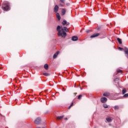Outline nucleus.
<instances>
[{
	"label": "nucleus",
	"instance_id": "nucleus-17",
	"mask_svg": "<svg viewBox=\"0 0 128 128\" xmlns=\"http://www.w3.org/2000/svg\"><path fill=\"white\" fill-rule=\"evenodd\" d=\"M122 92L123 94H124L126 92V88L123 89V90H122Z\"/></svg>",
	"mask_w": 128,
	"mask_h": 128
},
{
	"label": "nucleus",
	"instance_id": "nucleus-21",
	"mask_svg": "<svg viewBox=\"0 0 128 128\" xmlns=\"http://www.w3.org/2000/svg\"><path fill=\"white\" fill-rule=\"evenodd\" d=\"M117 72H122V70H120V69H118L117 70Z\"/></svg>",
	"mask_w": 128,
	"mask_h": 128
},
{
	"label": "nucleus",
	"instance_id": "nucleus-32",
	"mask_svg": "<svg viewBox=\"0 0 128 128\" xmlns=\"http://www.w3.org/2000/svg\"><path fill=\"white\" fill-rule=\"evenodd\" d=\"M118 84H119L118 82Z\"/></svg>",
	"mask_w": 128,
	"mask_h": 128
},
{
	"label": "nucleus",
	"instance_id": "nucleus-28",
	"mask_svg": "<svg viewBox=\"0 0 128 128\" xmlns=\"http://www.w3.org/2000/svg\"><path fill=\"white\" fill-rule=\"evenodd\" d=\"M86 32H90V30H87L86 31Z\"/></svg>",
	"mask_w": 128,
	"mask_h": 128
},
{
	"label": "nucleus",
	"instance_id": "nucleus-29",
	"mask_svg": "<svg viewBox=\"0 0 128 128\" xmlns=\"http://www.w3.org/2000/svg\"><path fill=\"white\" fill-rule=\"evenodd\" d=\"M60 6H62V5H61V4H60Z\"/></svg>",
	"mask_w": 128,
	"mask_h": 128
},
{
	"label": "nucleus",
	"instance_id": "nucleus-7",
	"mask_svg": "<svg viewBox=\"0 0 128 128\" xmlns=\"http://www.w3.org/2000/svg\"><path fill=\"white\" fill-rule=\"evenodd\" d=\"M106 120L108 122H112V118L110 117H107L106 118Z\"/></svg>",
	"mask_w": 128,
	"mask_h": 128
},
{
	"label": "nucleus",
	"instance_id": "nucleus-26",
	"mask_svg": "<svg viewBox=\"0 0 128 128\" xmlns=\"http://www.w3.org/2000/svg\"><path fill=\"white\" fill-rule=\"evenodd\" d=\"M62 2H64V0H60Z\"/></svg>",
	"mask_w": 128,
	"mask_h": 128
},
{
	"label": "nucleus",
	"instance_id": "nucleus-24",
	"mask_svg": "<svg viewBox=\"0 0 128 128\" xmlns=\"http://www.w3.org/2000/svg\"><path fill=\"white\" fill-rule=\"evenodd\" d=\"M72 106H74V103L72 102L71 104L70 105V106L68 107V108H72Z\"/></svg>",
	"mask_w": 128,
	"mask_h": 128
},
{
	"label": "nucleus",
	"instance_id": "nucleus-15",
	"mask_svg": "<svg viewBox=\"0 0 128 128\" xmlns=\"http://www.w3.org/2000/svg\"><path fill=\"white\" fill-rule=\"evenodd\" d=\"M44 68H45V70H48V64H45L44 65Z\"/></svg>",
	"mask_w": 128,
	"mask_h": 128
},
{
	"label": "nucleus",
	"instance_id": "nucleus-1",
	"mask_svg": "<svg viewBox=\"0 0 128 128\" xmlns=\"http://www.w3.org/2000/svg\"><path fill=\"white\" fill-rule=\"evenodd\" d=\"M57 32H58V36H64V38H66V33L68 32V28L66 27H64L62 28L60 26H57Z\"/></svg>",
	"mask_w": 128,
	"mask_h": 128
},
{
	"label": "nucleus",
	"instance_id": "nucleus-8",
	"mask_svg": "<svg viewBox=\"0 0 128 128\" xmlns=\"http://www.w3.org/2000/svg\"><path fill=\"white\" fill-rule=\"evenodd\" d=\"M58 5H56L54 8V12L56 13L58 12Z\"/></svg>",
	"mask_w": 128,
	"mask_h": 128
},
{
	"label": "nucleus",
	"instance_id": "nucleus-19",
	"mask_svg": "<svg viewBox=\"0 0 128 128\" xmlns=\"http://www.w3.org/2000/svg\"><path fill=\"white\" fill-rule=\"evenodd\" d=\"M82 95L80 94V95L78 96V100H80V98H82Z\"/></svg>",
	"mask_w": 128,
	"mask_h": 128
},
{
	"label": "nucleus",
	"instance_id": "nucleus-25",
	"mask_svg": "<svg viewBox=\"0 0 128 128\" xmlns=\"http://www.w3.org/2000/svg\"><path fill=\"white\" fill-rule=\"evenodd\" d=\"M128 94H125L124 96V98H128Z\"/></svg>",
	"mask_w": 128,
	"mask_h": 128
},
{
	"label": "nucleus",
	"instance_id": "nucleus-16",
	"mask_svg": "<svg viewBox=\"0 0 128 128\" xmlns=\"http://www.w3.org/2000/svg\"><path fill=\"white\" fill-rule=\"evenodd\" d=\"M103 106L104 108H108V104H103Z\"/></svg>",
	"mask_w": 128,
	"mask_h": 128
},
{
	"label": "nucleus",
	"instance_id": "nucleus-9",
	"mask_svg": "<svg viewBox=\"0 0 128 128\" xmlns=\"http://www.w3.org/2000/svg\"><path fill=\"white\" fill-rule=\"evenodd\" d=\"M72 40L76 42V40H78V38L76 36H74L72 38Z\"/></svg>",
	"mask_w": 128,
	"mask_h": 128
},
{
	"label": "nucleus",
	"instance_id": "nucleus-4",
	"mask_svg": "<svg viewBox=\"0 0 128 128\" xmlns=\"http://www.w3.org/2000/svg\"><path fill=\"white\" fill-rule=\"evenodd\" d=\"M100 100L101 102L104 104V102H108V98H106V97H102L101 98Z\"/></svg>",
	"mask_w": 128,
	"mask_h": 128
},
{
	"label": "nucleus",
	"instance_id": "nucleus-31",
	"mask_svg": "<svg viewBox=\"0 0 128 128\" xmlns=\"http://www.w3.org/2000/svg\"><path fill=\"white\" fill-rule=\"evenodd\" d=\"M66 120H68V118H66Z\"/></svg>",
	"mask_w": 128,
	"mask_h": 128
},
{
	"label": "nucleus",
	"instance_id": "nucleus-11",
	"mask_svg": "<svg viewBox=\"0 0 128 128\" xmlns=\"http://www.w3.org/2000/svg\"><path fill=\"white\" fill-rule=\"evenodd\" d=\"M66 10L65 9H62V16H64V14H66Z\"/></svg>",
	"mask_w": 128,
	"mask_h": 128
},
{
	"label": "nucleus",
	"instance_id": "nucleus-23",
	"mask_svg": "<svg viewBox=\"0 0 128 128\" xmlns=\"http://www.w3.org/2000/svg\"><path fill=\"white\" fill-rule=\"evenodd\" d=\"M118 80H120V78H116L114 80V82H118Z\"/></svg>",
	"mask_w": 128,
	"mask_h": 128
},
{
	"label": "nucleus",
	"instance_id": "nucleus-13",
	"mask_svg": "<svg viewBox=\"0 0 128 128\" xmlns=\"http://www.w3.org/2000/svg\"><path fill=\"white\" fill-rule=\"evenodd\" d=\"M56 16L58 20H60V14L56 13Z\"/></svg>",
	"mask_w": 128,
	"mask_h": 128
},
{
	"label": "nucleus",
	"instance_id": "nucleus-12",
	"mask_svg": "<svg viewBox=\"0 0 128 128\" xmlns=\"http://www.w3.org/2000/svg\"><path fill=\"white\" fill-rule=\"evenodd\" d=\"M103 96H110V92H105L103 94Z\"/></svg>",
	"mask_w": 128,
	"mask_h": 128
},
{
	"label": "nucleus",
	"instance_id": "nucleus-10",
	"mask_svg": "<svg viewBox=\"0 0 128 128\" xmlns=\"http://www.w3.org/2000/svg\"><path fill=\"white\" fill-rule=\"evenodd\" d=\"M58 54H60V52H57L56 54H54L53 56V58H56V56H58Z\"/></svg>",
	"mask_w": 128,
	"mask_h": 128
},
{
	"label": "nucleus",
	"instance_id": "nucleus-20",
	"mask_svg": "<svg viewBox=\"0 0 128 128\" xmlns=\"http://www.w3.org/2000/svg\"><path fill=\"white\" fill-rule=\"evenodd\" d=\"M44 76H50V74H48V73H44Z\"/></svg>",
	"mask_w": 128,
	"mask_h": 128
},
{
	"label": "nucleus",
	"instance_id": "nucleus-18",
	"mask_svg": "<svg viewBox=\"0 0 128 128\" xmlns=\"http://www.w3.org/2000/svg\"><path fill=\"white\" fill-rule=\"evenodd\" d=\"M64 118V116H59L57 117V120H62Z\"/></svg>",
	"mask_w": 128,
	"mask_h": 128
},
{
	"label": "nucleus",
	"instance_id": "nucleus-22",
	"mask_svg": "<svg viewBox=\"0 0 128 128\" xmlns=\"http://www.w3.org/2000/svg\"><path fill=\"white\" fill-rule=\"evenodd\" d=\"M114 108L115 110H118V106H114Z\"/></svg>",
	"mask_w": 128,
	"mask_h": 128
},
{
	"label": "nucleus",
	"instance_id": "nucleus-14",
	"mask_svg": "<svg viewBox=\"0 0 128 128\" xmlns=\"http://www.w3.org/2000/svg\"><path fill=\"white\" fill-rule=\"evenodd\" d=\"M117 40H118V42L120 44H122V39L120 38H117Z\"/></svg>",
	"mask_w": 128,
	"mask_h": 128
},
{
	"label": "nucleus",
	"instance_id": "nucleus-3",
	"mask_svg": "<svg viewBox=\"0 0 128 128\" xmlns=\"http://www.w3.org/2000/svg\"><path fill=\"white\" fill-rule=\"evenodd\" d=\"M41 120H42V119L40 118H38L34 120V123L36 124H40Z\"/></svg>",
	"mask_w": 128,
	"mask_h": 128
},
{
	"label": "nucleus",
	"instance_id": "nucleus-5",
	"mask_svg": "<svg viewBox=\"0 0 128 128\" xmlns=\"http://www.w3.org/2000/svg\"><path fill=\"white\" fill-rule=\"evenodd\" d=\"M100 36V33H95L90 36V38H96Z\"/></svg>",
	"mask_w": 128,
	"mask_h": 128
},
{
	"label": "nucleus",
	"instance_id": "nucleus-6",
	"mask_svg": "<svg viewBox=\"0 0 128 128\" xmlns=\"http://www.w3.org/2000/svg\"><path fill=\"white\" fill-rule=\"evenodd\" d=\"M62 24L63 26H66H66H68V25H70V22H66V20H64L62 21Z\"/></svg>",
	"mask_w": 128,
	"mask_h": 128
},
{
	"label": "nucleus",
	"instance_id": "nucleus-27",
	"mask_svg": "<svg viewBox=\"0 0 128 128\" xmlns=\"http://www.w3.org/2000/svg\"><path fill=\"white\" fill-rule=\"evenodd\" d=\"M118 50H122V48H120V47H119V48H118Z\"/></svg>",
	"mask_w": 128,
	"mask_h": 128
},
{
	"label": "nucleus",
	"instance_id": "nucleus-2",
	"mask_svg": "<svg viewBox=\"0 0 128 128\" xmlns=\"http://www.w3.org/2000/svg\"><path fill=\"white\" fill-rule=\"evenodd\" d=\"M4 6H2L4 10H10V4L6 2H4L3 3Z\"/></svg>",
	"mask_w": 128,
	"mask_h": 128
},
{
	"label": "nucleus",
	"instance_id": "nucleus-30",
	"mask_svg": "<svg viewBox=\"0 0 128 128\" xmlns=\"http://www.w3.org/2000/svg\"><path fill=\"white\" fill-rule=\"evenodd\" d=\"M60 6H62V5H61V4H60Z\"/></svg>",
	"mask_w": 128,
	"mask_h": 128
}]
</instances>
